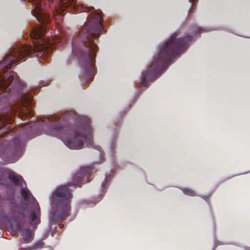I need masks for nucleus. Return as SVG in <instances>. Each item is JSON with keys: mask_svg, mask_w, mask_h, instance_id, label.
<instances>
[{"mask_svg": "<svg viewBox=\"0 0 250 250\" xmlns=\"http://www.w3.org/2000/svg\"><path fill=\"white\" fill-rule=\"evenodd\" d=\"M76 120L78 125L73 129L66 125L61 124L50 123L47 125L46 133L61 139L70 149H80L86 147H92L98 150L100 146L94 144L92 138V131L89 119L85 116H81L76 119L75 112L70 111L62 113L59 118V121L62 123H69L71 121Z\"/></svg>", "mask_w": 250, "mask_h": 250, "instance_id": "obj_1", "label": "nucleus"}, {"mask_svg": "<svg viewBox=\"0 0 250 250\" xmlns=\"http://www.w3.org/2000/svg\"><path fill=\"white\" fill-rule=\"evenodd\" d=\"M192 30V32H189L190 35L180 38H177V33H174L165 44L160 47L157 57L145 73L142 75L140 82L142 86L147 87L149 82L157 79L167 69L172 60L187 49L188 43L192 38L204 31L203 29L197 26L193 27Z\"/></svg>", "mask_w": 250, "mask_h": 250, "instance_id": "obj_2", "label": "nucleus"}, {"mask_svg": "<svg viewBox=\"0 0 250 250\" xmlns=\"http://www.w3.org/2000/svg\"><path fill=\"white\" fill-rule=\"evenodd\" d=\"M94 8H90L88 12H91L92 18L90 25L82 28L81 47L76 51L75 55L78 57L81 63L82 67L84 69L87 78H91L95 74V59L98 50V46L91 38H97L103 29L101 23V15L93 11Z\"/></svg>", "mask_w": 250, "mask_h": 250, "instance_id": "obj_3", "label": "nucleus"}, {"mask_svg": "<svg viewBox=\"0 0 250 250\" xmlns=\"http://www.w3.org/2000/svg\"><path fill=\"white\" fill-rule=\"evenodd\" d=\"M91 170V167H82L72 177V182H69L66 184L56 188L51 197L52 206L51 218L52 221L59 223L70 215V204L73 194L69 188L72 186H77L81 183L88 182L87 177Z\"/></svg>", "mask_w": 250, "mask_h": 250, "instance_id": "obj_4", "label": "nucleus"}, {"mask_svg": "<svg viewBox=\"0 0 250 250\" xmlns=\"http://www.w3.org/2000/svg\"><path fill=\"white\" fill-rule=\"evenodd\" d=\"M44 53V51L42 53V51H37L33 46H24L22 48L16 49L5 57L0 62V90L8 92L13 87H21L17 74L7 68L8 65H12L24 62L27 57L42 56Z\"/></svg>", "mask_w": 250, "mask_h": 250, "instance_id": "obj_5", "label": "nucleus"}, {"mask_svg": "<svg viewBox=\"0 0 250 250\" xmlns=\"http://www.w3.org/2000/svg\"><path fill=\"white\" fill-rule=\"evenodd\" d=\"M35 4L34 10L31 11L32 15L42 24L38 28L34 29L31 33V37L35 39H41L45 33L46 29L44 24L49 22V16L44 11V1H28Z\"/></svg>", "mask_w": 250, "mask_h": 250, "instance_id": "obj_6", "label": "nucleus"}, {"mask_svg": "<svg viewBox=\"0 0 250 250\" xmlns=\"http://www.w3.org/2000/svg\"><path fill=\"white\" fill-rule=\"evenodd\" d=\"M21 194L23 200L27 202L31 203L30 214L28 217L30 225L33 229H36L41 222V209L36 199L32 195L27 188L21 187Z\"/></svg>", "mask_w": 250, "mask_h": 250, "instance_id": "obj_7", "label": "nucleus"}, {"mask_svg": "<svg viewBox=\"0 0 250 250\" xmlns=\"http://www.w3.org/2000/svg\"><path fill=\"white\" fill-rule=\"evenodd\" d=\"M8 148L11 150L12 154L17 155L21 152L22 146L20 140L15 138L9 142Z\"/></svg>", "mask_w": 250, "mask_h": 250, "instance_id": "obj_8", "label": "nucleus"}, {"mask_svg": "<svg viewBox=\"0 0 250 250\" xmlns=\"http://www.w3.org/2000/svg\"><path fill=\"white\" fill-rule=\"evenodd\" d=\"M8 178L16 186H19L21 187H22V183H25L23 178L14 171H10L9 173Z\"/></svg>", "mask_w": 250, "mask_h": 250, "instance_id": "obj_9", "label": "nucleus"}, {"mask_svg": "<svg viewBox=\"0 0 250 250\" xmlns=\"http://www.w3.org/2000/svg\"><path fill=\"white\" fill-rule=\"evenodd\" d=\"M22 241L24 243H28L33 240V234L29 229H21L20 230Z\"/></svg>", "mask_w": 250, "mask_h": 250, "instance_id": "obj_10", "label": "nucleus"}, {"mask_svg": "<svg viewBox=\"0 0 250 250\" xmlns=\"http://www.w3.org/2000/svg\"><path fill=\"white\" fill-rule=\"evenodd\" d=\"M27 207L28 205L26 203H23L18 207V214L20 218L22 219L25 218L28 212Z\"/></svg>", "mask_w": 250, "mask_h": 250, "instance_id": "obj_11", "label": "nucleus"}, {"mask_svg": "<svg viewBox=\"0 0 250 250\" xmlns=\"http://www.w3.org/2000/svg\"><path fill=\"white\" fill-rule=\"evenodd\" d=\"M44 245V243L42 241H39L36 242L31 248H28L27 250H36L39 248H42Z\"/></svg>", "mask_w": 250, "mask_h": 250, "instance_id": "obj_12", "label": "nucleus"}, {"mask_svg": "<svg viewBox=\"0 0 250 250\" xmlns=\"http://www.w3.org/2000/svg\"><path fill=\"white\" fill-rule=\"evenodd\" d=\"M182 191L183 193L186 195L194 196L196 195V192L188 188H184L182 189Z\"/></svg>", "mask_w": 250, "mask_h": 250, "instance_id": "obj_13", "label": "nucleus"}, {"mask_svg": "<svg viewBox=\"0 0 250 250\" xmlns=\"http://www.w3.org/2000/svg\"><path fill=\"white\" fill-rule=\"evenodd\" d=\"M6 179L3 176H0V184L4 185H5Z\"/></svg>", "mask_w": 250, "mask_h": 250, "instance_id": "obj_14", "label": "nucleus"}, {"mask_svg": "<svg viewBox=\"0 0 250 250\" xmlns=\"http://www.w3.org/2000/svg\"><path fill=\"white\" fill-rule=\"evenodd\" d=\"M25 108L27 110V112L23 113V114H25L26 116L30 115L32 111L31 109H28L26 106H25Z\"/></svg>", "mask_w": 250, "mask_h": 250, "instance_id": "obj_15", "label": "nucleus"}, {"mask_svg": "<svg viewBox=\"0 0 250 250\" xmlns=\"http://www.w3.org/2000/svg\"><path fill=\"white\" fill-rule=\"evenodd\" d=\"M53 1V0H51V1H50V2H49V6L51 5V4L52 3Z\"/></svg>", "mask_w": 250, "mask_h": 250, "instance_id": "obj_16", "label": "nucleus"}, {"mask_svg": "<svg viewBox=\"0 0 250 250\" xmlns=\"http://www.w3.org/2000/svg\"><path fill=\"white\" fill-rule=\"evenodd\" d=\"M60 3H64V1H61V0H60L59 1Z\"/></svg>", "mask_w": 250, "mask_h": 250, "instance_id": "obj_17", "label": "nucleus"}, {"mask_svg": "<svg viewBox=\"0 0 250 250\" xmlns=\"http://www.w3.org/2000/svg\"><path fill=\"white\" fill-rule=\"evenodd\" d=\"M192 5H193V3L192 2L191 4V5L192 6Z\"/></svg>", "mask_w": 250, "mask_h": 250, "instance_id": "obj_18", "label": "nucleus"}]
</instances>
